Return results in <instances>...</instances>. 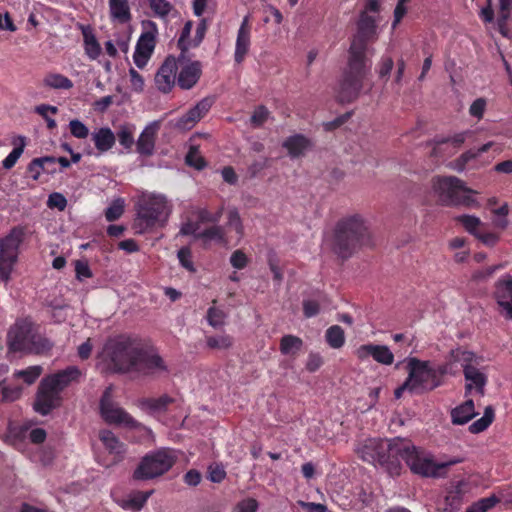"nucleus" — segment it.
I'll use <instances>...</instances> for the list:
<instances>
[{
    "mask_svg": "<svg viewBox=\"0 0 512 512\" xmlns=\"http://www.w3.org/2000/svg\"><path fill=\"white\" fill-rule=\"evenodd\" d=\"M250 46V28L248 24V17H245L240 25L237 34L236 47H235V61L241 63L245 55L248 53Z\"/></svg>",
    "mask_w": 512,
    "mask_h": 512,
    "instance_id": "obj_23",
    "label": "nucleus"
},
{
    "mask_svg": "<svg viewBox=\"0 0 512 512\" xmlns=\"http://www.w3.org/2000/svg\"><path fill=\"white\" fill-rule=\"evenodd\" d=\"M227 314L216 307H210L207 311V321L214 328H220L225 324Z\"/></svg>",
    "mask_w": 512,
    "mask_h": 512,
    "instance_id": "obj_43",
    "label": "nucleus"
},
{
    "mask_svg": "<svg viewBox=\"0 0 512 512\" xmlns=\"http://www.w3.org/2000/svg\"><path fill=\"white\" fill-rule=\"evenodd\" d=\"M323 364V359L319 354L311 353L308 356V360L306 363V369L309 372L317 371Z\"/></svg>",
    "mask_w": 512,
    "mask_h": 512,
    "instance_id": "obj_63",
    "label": "nucleus"
},
{
    "mask_svg": "<svg viewBox=\"0 0 512 512\" xmlns=\"http://www.w3.org/2000/svg\"><path fill=\"white\" fill-rule=\"evenodd\" d=\"M100 414L108 424L124 426L127 428H137L140 424L133 419L123 408H121L112 398V387H107L100 399Z\"/></svg>",
    "mask_w": 512,
    "mask_h": 512,
    "instance_id": "obj_14",
    "label": "nucleus"
},
{
    "mask_svg": "<svg viewBox=\"0 0 512 512\" xmlns=\"http://www.w3.org/2000/svg\"><path fill=\"white\" fill-rule=\"evenodd\" d=\"M11 351L43 354L52 347L51 343L34 332L33 323L29 319H20L11 326L7 336Z\"/></svg>",
    "mask_w": 512,
    "mask_h": 512,
    "instance_id": "obj_5",
    "label": "nucleus"
},
{
    "mask_svg": "<svg viewBox=\"0 0 512 512\" xmlns=\"http://www.w3.org/2000/svg\"><path fill=\"white\" fill-rule=\"evenodd\" d=\"M172 402V399L167 395H163L159 398H149L144 400L143 404L153 411H161L167 407L169 403Z\"/></svg>",
    "mask_w": 512,
    "mask_h": 512,
    "instance_id": "obj_48",
    "label": "nucleus"
},
{
    "mask_svg": "<svg viewBox=\"0 0 512 512\" xmlns=\"http://www.w3.org/2000/svg\"><path fill=\"white\" fill-rule=\"evenodd\" d=\"M81 376L82 372L77 366H69L57 373L48 375L43 379L57 391L61 392L73 382H78Z\"/></svg>",
    "mask_w": 512,
    "mask_h": 512,
    "instance_id": "obj_21",
    "label": "nucleus"
},
{
    "mask_svg": "<svg viewBox=\"0 0 512 512\" xmlns=\"http://www.w3.org/2000/svg\"><path fill=\"white\" fill-rule=\"evenodd\" d=\"M407 439H368L358 448L359 456L366 462L379 464L390 476H399L402 471L400 458L407 451Z\"/></svg>",
    "mask_w": 512,
    "mask_h": 512,
    "instance_id": "obj_3",
    "label": "nucleus"
},
{
    "mask_svg": "<svg viewBox=\"0 0 512 512\" xmlns=\"http://www.w3.org/2000/svg\"><path fill=\"white\" fill-rule=\"evenodd\" d=\"M178 259H179L181 265L184 268H186L188 271L193 272L195 270L194 266H193V262L191 260V251L188 247H182L178 251Z\"/></svg>",
    "mask_w": 512,
    "mask_h": 512,
    "instance_id": "obj_56",
    "label": "nucleus"
},
{
    "mask_svg": "<svg viewBox=\"0 0 512 512\" xmlns=\"http://www.w3.org/2000/svg\"><path fill=\"white\" fill-rule=\"evenodd\" d=\"M124 212V200L115 199L105 211V217L108 221H114L121 217Z\"/></svg>",
    "mask_w": 512,
    "mask_h": 512,
    "instance_id": "obj_46",
    "label": "nucleus"
},
{
    "mask_svg": "<svg viewBox=\"0 0 512 512\" xmlns=\"http://www.w3.org/2000/svg\"><path fill=\"white\" fill-rule=\"evenodd\" d=\"M26 228L13 227L9 233L0 238V281L7 284L18 261L19 247L24 240Z\"/></svg>",
    "mask_w": 512,
    "mask_h": 512,
    "instance_id": "obj_8",
    "label": "nucleus"
},
{
    "mask_svg": "<svg viewBox=\"0 0 512 512\" xmlns=\"http://www.w3.org/2000/svg\"><path fill=\"white\" fill-rule=\"evenodd\" d=\"M47 205L50 208H57L63 211L67 206V200L61 193H52L49 195Z\"/></svg>",
    "mask_w": 512,
    "mask_h": 512,
    "instance_id": "obj_55",
    "label": "nucleus"
},
{
    "mask_svg": "<svg viewBox=\"0 0 512 512\" xmlns=\"http://www.w3.org/2000/svg\"><path fill=\"white\" fill-rule=\"evenodd\" d=\"M142 33L137 41L133 60L139 69H143L151 58L156 46L158 28L155 22L143 20L141 22Z\"/></svg>",
    "mask_w": 512,
    "mask_h": 512,
    "instance_id": "obj_15",
    "label": "nucleus"
},
{
    "mask_svg": "<svg viewBox=\"0 0 512 512\" xmlns=\"http://www.w3.org/2000/svg\"><path fill=\"white\" fill-rule=\"evenodd\" d=\"M227 225L236 232L239 240L243 237V225L237 210L229 211Z\"/></svg>",
    "mask_w": 512,
    "mask_h": 512,
    "instance_id": "obj_49",
    "label": "nucleus"
},
{
    "mask_svg": "<svg viewBox=\"0 0 512 512\" xmlns=\"http://www.w3.org/2000/svg\"><path fill=\"white\" fill-rule=\"evenodd\" d=\"M111 17L121 23H126L131 19L130 8L127 0H109Z\"/></svg>",
    "mask_w": 512,
    "mask_h": 512,
    "instance_id": "obj_32",
    "label": "nucleus"
},
{
    "mask_svg": "<svg viewBox=\"0 0 512 512\" xmlns=\"http://www.w3.org/2000/svg\"><path fill=\"white\" fill-rule=\"evenodd\" d=\"M17 139L20 141L19 146L15 147L10 152V154L3 160L2 164L5 169H11L15 165V163L17 162V160L19 159L21 154L23 153L24 146H25V138L22 136H19Z\"/></svg>",
    "mask_w": 512,
    "mask_h": 512,
    "instance_id": "obj_45",
    "label": "nucleus"
},
{
    "mask_svg": "<svg viewBox=\"0 0 512 512\" xmlns=\"http://www.w3.org/2000/svg\"><path fill=\"white\" fill-rule=\"evenodd\" d=\"M153 12L159 17H165L172 9L171 4L166 0H149Z\"/></svg>",
    "mask_w": 512,
    "mask_h": 512,
    "instance_id": "obj_50",
    "label": "nucleus"
},
{
    "mask_svg": "<svg viewBox=\"0 0 512 512\" xmlns=\"http://www.w3.org/2000/svg\"><path fill=\"white\" fill-rule=\"evenodd\" d=\"M493 419L494 410L491 406H487L485 408L484 415L469 426L470 432L476 434L486 430L492 423Z\"/></svg>",
    "mask_w": 512,
    "mask_h": 512,
    "instance_id": "obj_38",
    "label": "nucleus"
},
{
    "mask_svg": "<svg viewBox=\"0 0 512 512\" xmlns=\"http://www.w3.org/2000/svg\"><path fill=\"white\" fill-rule=\"evenodd\" d=\"M499 11H498V27L500 32L505 35V26L510 17L512 11V0H499Z\"/></svg>",
    "mask_w": 512,
    "mask_h": 512,
    "instance_id": "obj_41",
    "label": "nucleus"
},
{
    "mask_svg": "<svg viewBox=\"0 0 512 512\" xmlns=\"http://www.w3.org/2000/svg\"><path fill=\"white\" fill-rule=\"evenodd\" d=\"M0 394L3 402H13L22 395V387L7 384L6 381L0 382Z\"/></svg>",
    "mask_w": 512,
    "mask_h": 512,
    "instance_id": "obj_39",
    "label": "nucleus"
},
{
    "mask_svg": "<svg viewBox=\"0 0 512 512\" xmlns=\"http://www.w3.org/2000/svg\"><path fill=\"white\" fill-rule=\"evenodd\" d=\"M60 392L53 388L44 379L41 380L34 402V409L41 415L49 414L60 405Z\"/></svg>",
    "mask_w": 512,
    "mask_h": 512,
    "instance_id": "obj_16",
    "label": "nucleus"
},
{
    "mask_svg": "<svg viewBox=\"0 0 512 512\" xmlns=\"http://www.w3.org/2000/svg\"><path fill=\"white\" fill-rule=\"evenodd\" d=\"M119 143L129 149L134 143L132 130L128 126H122L117 133Z\"/></svg>",
    "mask_w": 512,
    "mask_h": 512,
    "instance_id": "obj_53",
    "label": "nucleus"
},
{
    "mask_svg": "<svg viewBox=\"0 0 512 512\" xmlns=\"http://www.w3.org/2000/svg\"><path fill=\"white\" fill-rule=\"evenodd\" d=\"M130 82L133 90L136 92H142L144 89L143 77L134 69H129Z\"/></svg>",
    "mask_w": 512,
    "mask_h": 512,
    "instance_id": "obj_60",
    "label": "nucleus"
},
{
    "mask_svg": "<svg viewBox=\"0 0 512 512\" xmlns=\"http://www.w3.org/2000/svg\"><path fill=\"white\" fill-rule=\"evenodd\" d=\"M375 34V19L363 12L357 25V33L354 35L349 48V55H352V65L355 66L360 58L367 59V52H369L367 43L374 38Z\"/></svg>",
    "mask_w": 512,
    "mask_h": 512,
    "instance_id": "obj_13",
    "label": "nucleus"
},
{
    "mask_svg": "<svg viewBox=\"0 0 512 512\" xmlns=\"http://www.w3.org/2000/svg\"><path fill=\"white\" fill-rule=\"evenodd\" d=\"M300 505L307 512H327V507L324 504L313 502H300Z\"/></svg>",
    "mask_w": 512,
    "mask_h": 512,
    "instance_id": "obj_64",
    "label": "nucleus"
},
{
    "mask_svg": "<svg viewBox=\"0 0 512 512\" xmlns=\"http://www.w3.org/2000/svg\"><path fill=\"white\" fill-rule=\"evenodd\" d=\"M186 163L189 166L195 167L198 170L202 169L205 166V162L196 147L190 148L189 152L186 155Z\"/></svg>",
    "mask_w": 512,
    "mask_h": 512,
    "instance_id": "obj_52",
    "label": "nucleus"
},
{
    "mask_svg": "<svg viewBox=\"0 0 512 512\" xmlns=\"http://www.w3.org/2000/svg\"><path fill=\"white\" fill-rule=\"evenodd\" d=\"M160 128V122L154 121L147 125L140 134L137 141V152L141 155L150 156L153 154L155 139Z\"/></svg>",
    "mask_w": 512,
    "mask_h": 512,
    "instance_id": "obj_22",
    "label": "nucleus"
},
{
    "mask_svg": "<svg viewBox=\"0 0 512 512\" xmlns=\"http://www.w3.org/2000/svg\"><path fill=\"white\" fill-rule=\"evenodd\" d=\"M43 83L46 87L52 89H70L73 87L72 81L59 73H50L45 76Z\"/></svg>",
    "mask_w": 512,
    "mask_h": 512,
    "instance_id": "obj_37",
    "label": "nucleus"
},
{
    "mask_svg": "<svg viewBox=\"0 0 512 512\" xmlns=\"http://www.w3.org/2000/svg\"><path fill=\"white\" fill-rule=\"evenodd\" d=\"M434 190L440 201L447 206H474L477 204L471 196L475 191L466 187L465 183L455 176L438 178L434 182Z\"/></svg>",
    "mask_w": 512,
    "mask_h": 512,
    "instance_id": "obj_7",
    "label": "nucleus"
},
{
    "mask_svg": "<svg viewBox=\"0 0 512 512\" xmlns=\"http://www.w3.org/2000/svg\"><path fill=\"white\" fill-rule=\"evenodd\" d=\"M201 75V65L198 61L183 66L178 75V85L182 89L192 88Z\"/></svg>",
    "mask_w": 512,
    "mask_h": 512,
    "instance_id": "obj_24",
    "label": "nucleus"
},
{
    "mask_svg": "<svg viewBox=\"0 0 512 512\" xmlns=\"http://www.w3.org/2000/svg\"><path fill=\"white\" fill-rule=\"evenodd\" d=\"M302 340L293 335H286L282 337L280 342V350L283 354H295L302 347Z\"/></svg>",
    "mask_w": 512,
    "mask_h": 512,
    "instance_id": "obj_40",
    "label": "nucleus"
},
{
    "mask_svg": "<svg viewBox=\"0 0 512 512\" xmlns=\"http://www.w3.org/2000/svg\"><path fill=\"white\" fill-rule=\"evenodd\" d=\"M206 343L212 349H228L232 346L233 340L228 335H218L207 337Z\"/></svg>",
    "mask_w": 512,
    "mask_h": 512,
    "instance_id": "obj_44",
    "label": "nucleus"
},
{
    "mask_svg": "<svg viewBox=\"0 0 512 512\" xmlns=\"http://www.w3.org/2000/svg\"><path fill=\"white\" fill-rule=\"evenodd\" d=\"M99 439L110 454L122 456L126 452V446L110 430L99 431Z\"/></svg>",
    "mask_w": 512,
    "mask_h": 512,
    "instance_id": "obj_26",
    "label": "nucleus"
},
{
    "mask_svg": "<svg viewBox=\"0 0 512 512\" xmlns=\"http://www.w3.org/2000/svg\"><path fill=\"white\" fill-rule=\"evenodd\" d=\"M283 147L288 150L292 158H297L302 156L310 147V141L302 135H294L284 141Z\"/></svg>",
    "mask_w": 512,
    "mask_h": 512,
    "instance_id": "obj_29",
    "label": "nucleus"
},
{
    "mask_svg": "<svg viewBox=\"0 0 512 512\" xmlns=\"http://www.w3.org/2000/svg\"><path fill=\"white\" fill-rule=\"evenodd\" d=\"M213 100L204 98L199 101L186 114L180 117L176 122V127L182 130H189L210 110Z\"/></svg>",
    "mask_w": 512,
    "mask_h": 512,
    "instance_id": "obj_19",
    "label": "nucleus"
},
{
    "mask_svg": "<svg viewBox=\"0 0 512 512\" xmlns=\"http://www.w3.org/2000/svg\"><path fill=\"white\" fill-rule=\"evenodd\" d=\"M207 477L211 482L221 483L226 477V471L222 464L212 463L208 466Z\"/></svg>",
    "mask_w": 512,
    "mask_h": 512,
    "instance_id": "obj_47",
    "label": "nucleus"
},
{
    "mask_svg": "<svg viewBox=\"0 0 512 512\" xmlns=\"http://www.w3.org/2000/svg\"><path fill=\"white\" fill-rule=\"evenodd\" d=\"M195 239H200L204 244H207L211 241H215L217 243L226 244V234L225 230L222 226L213 225L198 234H195Z\"/></svg>",
    "mask_w": 512,
    "mask_h": 512,
    "instance_id": "obj_31",
    "label": "nucleus"
},
{
    "mask_svg": "<svg viewBox=\"0 0 512 512\" xmlns=\"http://www.w3.org/2000/svg\"><path fill=\"white\" fill-rule=\"evenodd\" d=\"M191 29L192 23L190 21L186 22L182 29L181 36L178 40V47L181 49V55L179 57V60H182L184 58V54L188 50V44L186 43V41L190 36Z\"/></svg>",
    "mask_w": 512,
    "mask_h": 512,
    "instance_id": "obj_54",
    "label": "nucleus"
},
{
    "mask_svg": "<svg viewBox=\"0 0 512 512\" xmlns=\"http://www.w3.org/2000/svg\"><path fill=\"white\" fill-rule=\"evenodd\" d=\"M71 134L79 139H85L89 135V130L84 123L78 119H73L69 122Z\"/></svg>",
    "mask_w": 512,
    "mask_h": 512,
    "instance_id": "obj_51",
    "label": "nucleus"
},
{
    "mask_svg": "<svg viewBox=\"0 0 512 512\" xmlns=\"http://www.w3.org/2000/svg\"><path fill=\"white\" fill-rule=\"evenodd\" d=\"M104 353L113 372L152 378L169 374L168 365L158 353L144 349L137 340L126 335L109 339Z\"/></svg>",
    "mask_w": 512,
    "mask_h": 512,
    "instance_id": "obj_1",
    "label": "nucleus"
},
{
    "mask_svg": "<svg viewBox=\"0 0 512 512\" xmlns=\"http://www.w3.org/2000/svg\"><path fill=\"white\" fill-rule=\"evenodd\" d=\"M367 59L360 58V61L352 65V55L348 57V65L343 74L338 89V99L340 102H352L358 96L362 89V81L366 72Z\"/></svg>",
    "mask_w": 512,
    "mask_h": 512,
    "instance_id": "obj_12",
    "label": "nucleus"
},
{
    "mask_svg": "<svg viewBox=\"0 0 512 512\" xmlns=\"http://www.w3.org/2000/svg\"><path fill=\"white\" fill-rule=\"evenodd\" d=\"M492 145V142H488L477 150L471 149L469 151H466L459 158L452 161L449 164V167L457 172H462L469 161L477 158L480 154L487 152Z\"/></svg>",
    "mask_w": 512,
    "mask_h": 512,
    "instance_id": "obj_30",
    "label": "nucleus"
},
{
    "mask_svg": "<svg viewBox=\"0 0 512 512\" xmlns=\"http://www.w3.org/2000/svg\"><path fill=\"white\" fill-rule=\"evenodd\" d=\"M325 339L331 348L339 349L345 343L344 330L339 325H333L326 330Z\"/></svg>",
    "mask_w": 512,
    "mask_h": 512,
    "instance_id": "obj_35",
    "label": "nucleus"
},
{
    "mask_svg": "<svg viewBox=\"0 0 512 512\" xmlns=\"http://www.w3.org/2000/svg\"><path fill=\"white\" fill-rule=\"evenodd\" d=\"M320 311V305L315 300H304L303 301V312L307 318H311L317 315Z\"/></svg>",
    "mask_w": 512,
    "mask_h": 512,
    "instance_id": "obj_61",
    "label": "nucleus"
},
{
    "mask_svg": "<svg viewBox=\"0 0 512 512\" xmlns=\"http://www.w3.org/2000/svg\"><path fill=\"white\" fill-rule=\"evenodd\" d=\"M43 373V367L40 365L30 366L23 370H17L13 373L14 379H21L27 385H32Z\"/></svg>",
    "mask_w": 512,
    "mask_h": 512,
    "instance_id": "obj_36",
    "label": "nucleus"
},
{
    "mask_svg": "<svg viewBox=\"0 0 512 512\" xmlns=\"http://www.w3.org/2000/svg\"><path fill=\"white\" fill-rule=\"evenodd\" d=\"M486 108V100L484 98L476 99L469 108V113L478 119L483 117Z\"/></svg>",
    "mask_w": 512,
    "mask_h": 512,
    "instance_id": "obj_59",
    "label": "nucleus"
},
{
    "mask_svg": "<svg viewBox=\"0 0 512 512\" xmlns=\"http://www.w3.org/2000/svg\"><path fill=\"white\" fill-rule=\"evenodd\" d=\"M258 509V503L253 498H247L242 501H240L235 509L234 512H256Z\"/></svg>",
    "mask_w": 512,
    "mask_h": 512,
    "instance_id": "obj_58",
    "label": "nucleus"
},
{
    "mask_svg": "<svg viewBox=\"0 0 512 512\" xmlns=\"http://www.w3.org/2000/svg\"><path fill=\"white\" fill-rule=\"evenodd\" d=\"M475 354L461 349L452 350L450 353V363H459L463 368L465 384V395L467 396L473 389L480 395L484 396L485 386L487 383L486 375L480 371L475 365Z\"/></svg>",
    "mask_w": 512,
    "mask_h": 512,
    "instance_id": "obj_10",
    "label": "nucleus"
},
{
    "mask_svg": "<svg viewBox=\"0 0 512 512\" xmlns=\"http://www.w3.org/2000/svg\"><path fill=\"white\" fill-rule=\"evenodd\" d=\"M456 220L460 222L464 228L475 237L476 234L479 233L477 229L483 224L480 218L473 215H461L458 216Z\"/></svg>",
    "mask_w": 512,
    "mask_h": 512,
    "instance_id": "obj_42",
    "label": "nucleus"
},
{
    "mask_svg": "<svg viewBox=\"0 0 512 512\" xmlns=\"http://www.w3.org/2000/svg\"><path fill=\"white\" fill-rule=\"evenodd\" d=\"M153 490L150 491H134L128 494L126 497L119 501V505L125 509L132 512L140 511L148 498L152 495Z\"/></svg>",
    "mask_w": 512,
    "mask_h": 512,
    "instance_id": "obj_25",
    "label": "nucleus"
},
{
    "mask_svg": "<svg viewBox=\"0 0 512 512\" xmlns=\"http://www.w3.org/2000/svg\"><path fill=\"white\" fill-rule=\"evenodd\" d=\"M356 355L361 360H365L371 356L375 361L383 365H391L394 361L393 353L385 345H361L356 350Z\"/></svg>",
    "mask_w": 512,
    "mask_h": 512,
    "instance_id": "obj_20",
    "label": "nucleus"
},
{
    "mask_svg": "<svg viewBox=\"0 0 512 512\" xmlns=\"http://www.w3.org/2000/svg\"><path fill=\"white\" fill-rule=\"evenodd\" d=\"M407 451L403 454V460L409 467L410 471L418 476L425 478H438L445 475L447 467L460 462L459 459H454L449 462L437 463L433 457L416 447L410 440L407 439Z\"/></svg>",
    "mask_w": 512,
    "mask_h": 512,
    "instance_id": "obj_6",
    "label": "nucleus"
},
{
    "mask_svg": "<svg viewBox=\"0 0 512 512\" xmlns=\"http://www.w3.org/2000/svg\"><path fill=\"white\" fill-rule=\"evenodd\" d=\"M407 379L416 393L431 391L441 385V376L452 373L450 361L445 365L435 368L429 361H422L415 357L407 360Z\"/></svg>",
    "mask_w": 512,
    "mask_h": 512,
    "instance_id": "obj_4",
    "label": "nucleus"
},
{
    "mask_svg": "<svg viewBox=\"0 0 512 512\" xmlns=\"http://www.w3.org/2000/svg\"><path fill=\"white\" fill-rule=\"evenodd\" d=\"M84 37L85 52L91 59H96L101 53V47L89 27L82 29Z\"/></svg>",
    "mask_w": 512,
    "mask_h": 512,
    "instance_id": "obj_34",
    "label": "nucleus"
},
{
    "mask_svg": "<svg viewBox=\"0 0 512 512\" xmlns=\"http://www.w3.org/2000/svg\"><path fill=\"white\" fill-rule=\"evenodd\" d=\"M177 457L170 449H159L145 455L133 472L135 480H149L168 472Z\"/></svg>",
    "mask_w": 512,
    "mask_h": 512,
    "instance_id": "obj_9",
    "label": "nucleus"
},
{
    "mask_svg": "<svg viewBox=\"0 0 512 512\" xmlns=\"http://www.w3.org/2000/svg\"><path fill=\"white\" fill-rule=\"evenodd\" d=\"M476 416L474 402L472 399L466 400L463 404L457 406L451 411L453 424L463 425Z\"/></svg>",
    "mask_w": 512,
    "mask_h": 512,
    "instance_id": "obj_27",
    "label": "nucleus"
},
{
    "mask_svg": "<svg viewBox=\"0 0 512 512\" xmlns=\"http://www.w3.org/2000/svg\"><path fill=\"white\" fill-rule=\"evenodd\" d=\"M181 60L169 56L159 67L154 81L157 89L162 93H168L172 90L176 81L178 62Z\"/></svg>",
    "mask_w": 512,
    "mask_h": 512,
    "instance_id": "obj_17",
    "label": "nucleus"
},
{
    "mask_svg": "<svg viewBox=\"0 0 512 512\" xmlns=\"http://www.w3.org/2000/svg\"><path fill=\"white\" fill-rule=\"evenodd\" d=\"M169 215L167 199L163 195L144 194L138 202V219L135 228L143 232L145 228L153 226L162 217Z\"/></svg>",
    "mask_w": 512,
    "mask_h": 512,
    "instance_id": "obj_11",
    "label": "nucleus"
},
{
    "mask_svg": "<svg viewBox=\"0 0 512 512\" xmlns=\"http://www.w3.org/2000/svg\"><path fill=\"white\" fill-rule=\"evenodd\" d=\"M46 163H56V158L53 156H46L35 158L31 161L28 166V170L34 180H37L42 172L53 173L55 171V169L46 168Z\"/></svg>",
    "mask_w": 512,
    "mask_h": 512,
    "instance_id": "obj_33",
    "label": "nucleus"
},
{
    "mask_svg": "<svg viewBox=\"0 0 512 512\" xmlns=\"http://www.w3.org/2000/svg\"><path fill=\"white\" fill-rule=\"evenodd\" d=\"M92 140L97 150L103 153L113 147L116 137L110 128L103 127L92 133Z\"/></svg>",
    "mask_w": 512,
    "mask_h": 512,
    "instance_id": "obj_28",
    "label": "nucleus"
},
{
    "mask_svg": "<svg viewBox=\"0 0 512 512\" xmlns=\"http://www.w3.org/2000/svg\"><path fill=\"white\" fill-rule=\"evenodd\" d=\"M230 263L236 269H243L246 267L248 259L242 250H236L230 257Z\"/></svg>",
    "mask_w": 512,
    "mask_h": 512,
    "instance_id": "obj_57",
    "label": "nucleus"
},
{
    "mask_svg": "<svg viewBox=\"0 0 512 512\" xmlns=\"http://www.w3.org/2000/svg\"><path fill=\"white\" fill-rule=\"evenodd\" d=\"M495 296L500 307V313L512 320V277L506 276L496 283Z\"/></svg>",
    "mask_w": 512,
    "mask_h": 512,
    "instance_id": "obj_18",
    "label": "nucleus"
},
{
    "mask_svg": "<svg viewBox=\"0 0 512 512\" xmlns=\"http://www.w3.org/2000/svg\"><path fill=\"white\" fill-rule=\"evenodd\" d=\"M374 245L366 220L360 214L341 218L334 229L331 249L342 259L351 257L364 247Z\"/></svg>",
    "mask_w": 512,
    "mask_h": 512,
    "instance_id": "obj_2",
    "label": "nucleus"
},
{
    "mask_svg": "<svg viewBox=\"0 0 512 512\" xmlns=\"http://www.w3.org/2000/svg\"><path fill=\"white\" fill-rule=\"evenodd\" d=\"M268 114L269 112L264 106H259L251 116L252 124L255 126L262 125L266 121Z\"/></svg>",
    "mask_w": 512,
    "mask_h": 512,
    "instance_id": "obj_62",
    "label": "nucleus"
}]
</instances>
